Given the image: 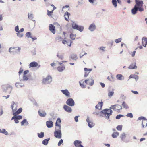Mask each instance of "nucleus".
<instances>
[{
    "instance_id": "1",
    "label": "nucleus",
    "mask_w": 147,
    "mask_h": 147,
    "mask_svg": "<svg viewBox=\"0 0 147 147\" xmlns=\"http://www.w3.org/2000/svg\"><path fill=\"white\" fill-rule=\"evenodd\" d=\"M112 112L113 111L111 109H105L100 112V113H103L106 119H108L110 116L112 115Z\"/></svg>"
},
{
    "instance_id": "2",
    "label": "nucleus",
    "mask_w": 147,
    "mask_h": 147,
    "mask_svg": "<svg viewBox=\"0 0 147 147\" xmlns=\"http://www.w3.org/2000/svg\"><path fill=\"white\" fill-rule=\"evenodd\" d=\"M12 102V104L11 105V107L12 110V111L13 112V115H16L19 114L22 111V108H20L16 112H14L17 109L16 108V104H15L14 102Z\"/></svg>"
},
{
    "instance_id": "3",
    "label": "nucleus",
    "mask_w": 147,
    "mask_h": 147,
    "mask_svg": "<svg viewBox=\"0 0 147 147\" xmlns=\"http://www.w3.org/2000/svg\"><path fill=\"white\" fill-rule=\"evenodd\" d=\"M54 136L55 137L58 139L61 138L62 134L61 128H55V129L54 132Z\"/></svg>"
},
{
    "instance_id": "4",
    "label": "nucleus",
    "mask_w": 147,
    "mask_h": 147,
    "mask_svg": "<svg viewBox=\"0 0 147 147\" xmlns=\"http://www.w3.org/2000/svg\"><path fill=\"white\" fill-rule=\"evenodd\" d=\"M52 81V78L50 76H48L46 78H43L42 83L44 84H50Z\"/></svg>"
},
{
    "instance_id": "5",
    "label": "nucleus",
    "mask_w": 147,
    "mask_h": 147,
    "mask_svg": "<svg viewBox=\"0 0 147 147\" xmlns=\"http://www.w3.org/2000/svg\"><path fill=\"white\" fill-rule=\"evenodd\" d=\"M110 109H112L114 111L117 112H119L122 109V108L120 105L116 104L111 105L110 107Z\"/></svg>"
},
{
    "instance_id": "6",
    "label": "nucleus",
    "mask_w": 147,
    "mask_h": 147,
    "mask_svg": "<svg viewBox=\"0 0 147 147\" xmlns=\"http://www.w3.org/2000/svg\"><path fill=\"white\" fill-rule=\"evenodd\" d=\"M72 27L74 29L77 30L80 32H82L84 29L83 26H79L74 22H73L72 24Z\"/></svg>"
},
{
    "instance_id": "7",
    "label": "nucleus",
    "mask_w": 147,
    "mask_h": 147,
    "mask_svg": "<svg viewBox=\"0 0 147 147\" xmlns=\"http://www.w3.org/2000/svg\"><path fill=\"white\" fill-rule=\"evenodd\" d=\"M66 103L70 106H73L75 105V102L72 98H69L66 101Z\"/></svg>"
},
{
    "instance_id": "8",
    "label": "nucleus",
    "mask_w": 147,
    "mask_h": 147,
    "mask_svg": "<svg viewBox=\"0 0 147 147\" xmlns=\"http://www.w3.org/2000/svg\"><path fill=\"white\" fill-rule=\"evenodd\" d=\"M126 135L125 133L123 132L120 134V138L122 141L125 143H127L129 140L126 139Z\"/></svg>"
},
{
    "instance_id": "9",
    "label": "nucleus",
    "mask_w": 147,
    "mask_h": 147,
    "mask_svg": "<svg viewBox=\"0 0 147 147\" xmlns=\"http://www.w3.org/2000/svg\"><path fill=\"white\" fill-rule=\"evenodd\" d=\"M86 121L88 123V126L90 128H92L94 126V124L93 123L92 121L90 119L88 116L87 117Z\"/></svg>"
},
{
    "instance_id": "10",
    "label": "nucleus",
    "mask_w": 147,
    "mask_h": 147,
    "mask_svg": "<svg viewBox=\"0 0 147 147\" xmlns=\"http://www.w3.org/2000/svg\"><path fill=\"white\" fill-rule=\"evenodd\" d=\"M84 82L86 84L90 86H92L94 84V80L92 78L86 80Z\"/></svg>"
},
{
    "instance_id": "11",
    "label": "nucleus",
    "mask_w": 147,
    "mask_h": 147,
    "mask_svg": "<svg viewBox=\"0 0 147 147\" xmlns=\"http://www.w3.org/2000/svg\"><path fill=\"white\" fill-rule=\"evenodd\" d=\"M62 92L65 95L67 98H70L71 97L70 93L67 89L62 90H61Z\"/></svg>"
},
{
    "instance_id": "12",
    "label": "nucleus",
    "mask_w": 147,
    "mask_h": 147,
    "mask_svg": "<svg viewBox=\"0 0 147 147\" xmlns=\"http://www.w3.org/2000/svg\"><path fill=\"white\" fill-rule=\"evenodd\" d=\"M63 108L66 112L69 113H71L72 111L71 108L68 105H64Z\"/></svg>"
},
{
    "instance_id": "13",
    "label": "nucleus",
    "mask_w": 147,
    "mask_h": 147,
    "mask_svg": "<svg viewBox=\"0 0 147 147\" xmlns=\"http://www.w3.org/2000/svg\"><path fill=\"white\" fill-rule=\"evenodd\" d=\"M96 28V26L95 24L92 23L90 25L88 29L90 31L93 32L95 30Z\"/></svg>"
},
{
    "instance_id": "14",
    "label": "nucleus",
    "mask_w": 147,
    "mask_h": 147,
    "mask_svg": "<svg viewBox=\"0 0 147 147\" xmlns=\"http://www.w3.org/2000/svg\"><path fill=\"white\" fill-rule=\"evenodd\" d=\"M61 121L59 118H58L56 120L55 123V125L56 127V128H61Z\"/></svg>"
},
{
    "instance_id": "15",
    "label": "nucleus",
    "mask_w": 147,
    "mask_h": 147,
    "mask_svg": "<svg viewBox=\"0 0 147 147\" xmlns=\"http://www.w3.org/2000/svg\"><path fill=\"white\" fill-rule=\"evenodd\" d=\"M49 30L53 34L55 33V26L52 24H50L49 26Z\"/></svg>"
},
{
    "instance_id": "16",
    "label": "nucleus",
    "mask_w": 147,
    "mask_h": 147,
    "mask_svg": "<svg viewBox=\"0 0 147 147\" xmlns=\"http://www.w3.org/2000/svg\"><path fill=\"white\" fill-rule=\"evenodd\" d=\"M135 2L136 4L134 6H136L137 7L142 6L143 4V2L142 1L135 0Z\"/></svg>"
},
{
    "instance_id": "17",
    "label": "nucleus",
    "mask_w": 147,
    "mask_h": 147,
    "mask_svg": "<svg viewBox=\"0 0 147 147\" xmlns=\"http://www.w3.org/2000/svg\"><path fill=\"white\" fill-rule=\"evenodd\" d=\"M46 125L48 128H51L53 126V122L51 121H47L46 122Z\"/></svg>"
},
{
    "instance_id": "18",
    "label": "nucleus",
    "mask_w": 147,
    "mask_h": 147,
    "mask_svg": "<svg viewBox=\"0 0 147 147\" xmlns=\"http://www.w3.org/2000/svg\"><path fill=\"white\" fill-rule=\"evenodd\" d=\"M142 43L143 46L146 47L147 44V38L145 37H143L142 38Z\"/></svg>"
},
{
    "instance_id": "19",
    "label": "nucleus",
    "mask_w": 147,
    "mask_h": 147,
    "mask_svg": "<svg viewBox=\"0 0 147 147\" xmlns=\"http://www.w3.org/2000/svg\"><path fill=\"white\" fill-rule=\"evenodd\" d=\"M38 63L35 61L31 62L29 64V68L36 67L38 66Z\"/></svg>"
},
{
    "instance_id": "20",
    "label": "nucleus",
    "mask_w": 147,
    "mask_h": 147,
    "mask_svg": "<svg viewBox=\"0 0 147 147\" xmlns=\"http://www.w3.org/2000/svg\"><path fill=\"white\" fill-rule=\"evenodd\" d=\"M30 76V75L28 74V75H23L22 79H21L20 78V81H27L29 79V78L30 77V76Z\"/></svg>"
},
{
    "instance_id": "21",
    "label": "nucleus",
    "mask_w": 147,
    "mask_h": 147,
    "mask_svg": "<svg viewBox=\"0 0 147 147\" xmlns=\"http://www.w3.org/2000/svg\"><path fill=\"white\" fill-rule=\"evenodd\" d=\"M137 68V67L136 65V63L135 62L134 63H131L128 67V68L130 69H136Z\"/></svg>"
},
{
    "instance_id": "22",
    "label": "nucleus",
    "mask_w": 147,
    "mask_h": 147,
    "mask_svg": "<svg viewBox=\"0 0 147 147\" xmlns=\"http://www.w3.org/2000/svg\"><path fill=\"white\" fill-rule=\"evenodd\" d=\"M63 43L65 44L66 43L69 46H71V43L72 42L70 40H63L62 41Z\"/></svg>"
},
{
    "instance_id": "23",
    "label": "nucleus",
    "mask_w": 147,
    "mask_h": 147,
    "mask_svg": "<svg viewBox=\"0 0 147 147\" xmlns=\"http://www.w3.org/2000/svg\"><path fill=\"white\" fill-rule=\"evenodd\" d=\"M114 90L112 89L111 90H108V96L109 98H111L114 94Z\"/></svg>"
},
{
    "instance_id": "24",
    "label": "nucleus",
    "mask_w": 147,
    "mask_h": 147,
    "mask_svg": "<svg viewBox=\"0 0 147 147\" xmlns=\"http://www.w3.org/2000/svg\"><path fill=\"white\" fill-rule=\"evenodd\" d=\"M138 10V7H136V6H134V8H133L131 10V12L133 15H135L136 14Z\"/></svg>"
},
{
    "instance_id": "25",
    "label": "nucleus",
    "mask_w": 147,
    "mask_h": 147,
    "mask_svg": "<svg viewBox=\"0 0 147 147\" xmlns=\"http://www.w3.org/2000/svg\"><path fill=\"white\" fill-rule=\"evenodd\" d=\"M38 114L39 115L42 117H44L46 115V113L44 111H38Z\"/></svg>"
},
{
    "instance_id": "26",
    "label": "nucleus",
    "mask_w": 147,
    "mask_h": 147,
    "mask_svg": "<svg viewBox=\"0 0 147 147\" xmlns=\"http://www.w3.org/2000/svg\"><path fill=\"white\" fill-rule=\"evenodd\" d=\"M70 58H71L73 60H76L78 59L77 55L74 53H72L71 55Z\"/></svg>"
},
{
    "instance_id": "27",
    "label": "nucleus",
    "mask_w": 147,
    "mask_h": 147,
    "mask_svg": "<svg viewBox=\"0 0 147 147\" xmlns=\"http://www.w3.org/2000/svg\"><path fill=\"white\" fill-rule=\"evenodd\" d=\"M81 143L82 142L78 140H76L74 142V144L76 147H80L79 145H78V144H81Z\"/></svg>"
},
{
    "instance_id": "28",
    "label": "nucleus",
    "mask_w": 147,
    "mask_h": 147,
    "mask_svg": "<svg viewBox=\"0 0 147 147\" xmlns=\"http://www.w3.org/2000/svg\"><path fill=\"white\" fill-rule=\"evenodd\" d=\"M117 78L119 80H122L124 79L123 76L121 74H118L116 76Z\"/></svg>"
},
{
    "instance_id": "29",
    "label": "nucleus",
    "mask_w": 147,
    "mask_h": 147,
    "mask_svg": "<svg viewBox=\"0 0 147 147\" xmlns=\"http://www.w3.org/2000/svg\"><path fill=\"white\" fill-rule=\"evenodd\" d=\"M70 15V14L67 11L65 13L64 15V17L66 20L67 21H68L69 16Z\"/></svg>"
},
{
    "instance_id": "30",
    "label": "nucleus",
    "mask_w": 147,
    "mask_h": 147,
    "mask_svg": "<svg viewBox=\"0 0 147 147\" xmlns=\"http://www.w3.org/2000/svg\"><path fill=\"white\" fill-rule=\"evenodd\" d=\"M65 66L64 65L59 66L57 67L58 70L60 72H62L65 69Z\"/></svg>"
},
{
    "instance_id": "31",
    "label": "nucleus",
    "mask_w": 147,
    "mask_h": 147,
    "mask_svg": "<svg viewBox=\"0 0 147 147\" xmlns=\"http://www.w3.org/2000/svg\"><path fill=\"white\" fill-rule=\"evenodd\" d=\"M13 48V49H12L11 51V53L14 54H15V52H16V53H19L21 49V48L20 47H18V49L16 50H15V48Z\"/></svg>"
},
{
    "instance_id": "32",
    "label": "nucleus",
    "mask_w": 147,
    "mask_h": 147,
    "mask_svg": "<svg viewBox=\"0 0 147 147\" xmlns=\"http://www.w3.org/2000/svg\"><path fill=\"white\" fill-rule=\"evenodd\" d=\"M49 140V138L44 140L42 142V144L45 145H47Z\"/></svg>"
},
{
    "instance_id": "33",
    "label": "nucleus",
    "mask_w": 147,
    "mask_h": 147,
    "mask_svg": "<svg viewBox=\"0 0 147 147\" xmlns=\"http://www.w3.org/2000/svg\"><path fill=\"white\" fill-rule=\"evenodd\" d=\"M103 105V102H99L98 104L97 105H96L95 106V108L96 109H100L99 108V106H100V109H101L102 107V106Z\"/></svg>"
},
{
    "instance_id": "34",
    "label": "nucleus",
    "mask_w": 147,
    "mask_h": 147,
    "mask_svg": "<svg viewBox=\"0 0 147 147\" xmlns=\"http://www.w3.org/2000/svg\"><path fill=\"white\" fill-rule=\"evenodd\" d=\"M84 82L82 80L79 82L80 85L82 88H85L86 87V85L84 84Z\"/></svg>"
},
{
    "instance_id": "35",
    "label": "nucleus",
    "mask_w": 147,
    "mask_h": 147,
    "mask_svg": "<svg viewBox=\"0 0 147 147\" xmlns=\"http://www.w3.org/2000/svg\"><path fill=\"white\" fill-rule=\"evenodd\" d=\"M24 123L26 124V125H28L29 124V123H28V122L27 121L26 119H24L21 122V124L22 126L24 125Z\"/></svg>"
},
{
    "instance_id": "36",
    "label": "nucleus",
    "mask_w": 147,
    "mask_h": 147,
    "mask_svg": "<svg viewBox=\"0 0 147 147\" xmlns=\"http://www.w3.org/2000/svg\"><path fill=\"white\" fill-rule=\"evenodd\" d=\"M28 17L29 19L32 20L33 21H35V20H33V19L34 18V16L33 14L28 13Z\"/></svg>"
},
{
    "instance_id": "37",
    "label": "nucleus",
    "mask_w": 147,
    "mask_h": 147,
    "mask_svg": "<svg viewBox=\"0 0 147 147\" xmlns=\"http://www.w3.org/2000/svg\"><path fill=\"white\" fill-rule=\"evenodd\" d=\"M119 135V133L118 132L113 133L112 135V137L114 138H116L117 136Z\"/></svg>"
},
{
    "instance_id": "38",
    "label": "nucleus",
    "mask_w": 147,
    "mask_h": 147,
    "mask_svg": "<svg viewBox=\"0 0 147 147\" xmlns=\"http://www.w3.org/2000/svg\"><path fill=\"white\" fill-rule=\"evenodd\" d=\"M122 105L124 108H125L126 109H127L129 108V107L126 104L125 102H123Z\"/></svg>"
},
{
    "instance_id": "39",
    "label": "nucleus",
    "mask_w": 147,
    "mask_h": 147,
    "mask_svg": "<svg viewBox=\"0 0 147 147\" xmlns=\"http://www.w3.org/2000/svg\"><path fill=\"white\" fill-rule=\"evenodd\" d=\"M38 136L40 138H42L44 136V133L43 132H41L40 133H38Z\"/></svg>"
},
{
    "instance_id": "40",
    "label": "nucleus",
    "mask_w": 147,
    "mask_h": 147,
    "mask_svg": "<svg viewBox=\"0 0 147 147\" xmlns=\"http://www.w3.org/2000/svg\"><path fill=\"white\" fill-rule=\"evenodd\" d=\"M112 3L115 7L116 8L117 7V1L116 0H112Z\"/></svg>"
},
{
    "instance_id": "41",
    "label": "nucleus",
    "mask_w": 147,
    "mask_h": 147,
    "mask_svg": "<svg viewBox=\"0 0 147 147\" xmlns=\"http://www.w3.org/2000/svg\"><path fill=\"white\" fill-rule=\"evenodd\" d=\"M57 56L61 60L63 59L64 58V55H59L58 53H57Z\"/></svg>"
},
{
    "instance_id": "42",
    "label": "nucleus",
    "mask_w": 147,
    "mask_h": 147,
    "mask_svg": "<svg viewBox=\"0 0 147 147\" xmlns=\"http://www.w3.org/2000/svg\"><path fill=\"white\" fill-rule=\"evenodd\" d=\"M1 133H3L6 135H8V132L6 131L5 129H2Z\"/></svg>"
},
{
    "instance_id": "43",
    "label": "nucleus",
    "mask_w": 147,
    "mask_h": 147,
    "mask_svg": "<svg viewBox=\"0 0 147 147\" xmlns=\"http://www.w3.org/2000/svg\"><path fill=\"white\" fill-rule=\"evenodd\" d=\"M70 37L71 39L74 40H75V38L76 35L72 33H71L70 35Z\"/></svg>"
},
{
    "instance_id": "44",
    "label": "nucleus",
    "mask_w": 147,
    "mask_h": 147,
    "mask_svg": "<svg viewBox=\"0 0 147 147\" xmlns=\"http://www.w3.org/2000/svg\"><path fill=\"white\" fill-rule=\"evenodd\" d=\"M15 120V123H19L18 120V119H16V117L13 116L11 120Z\"/></svg>"
},
{
    "instance_id": "45",
    "label": "nucleus",
    "mask_w": 147,
    "mask_h": 147,
    "mask_svg": "<svg viewBox=\"0 0 147 147\" xmlns=\"http://www.w3.org/2000/svg\"><path fill=\"white\" fill-rule=\"evenodd\" d=\"M13 117H16V119H18V120L21 119H22V117L21 115H13Z\"/></svg>"
},
{
    "instance_id": "46",
    "label": "nucleus",
    "mask_w": 147,
    "mask_h": 147,
    "mask_svg": "<svg viewBox=\"0 0 147 147\" xmlns=\"http://www.w3.org/2000/svg\"><path fill=\"white\" fill-rule=\"evenodd\" d=\"M122 40V38H119L117 39H116L115 40V42L116 43H118L120 42Z\"/></svg>"
},
{
    "instance_id": "47",
    "label": "nucleus",
    "mask_w": 147,
    "mask_h": 147,
    "mask_svg": "<svg viewBox=\"0 0 147 147\" xmlns=\"http://www.w3.org/2000/svg\"><path fill=\"white\" fill-rule=\"evenodd\" d=\"M138 10L140 12H142L144 11V9L143 8V6H141V7H138Z\"/></svg>"
},
{
    "instance_id": "48",
    "label": "nucleus",
    "mask_w": 147,
    "mask_h": 147,
    "mask_svg": "<svg viewBox=\"0 0 147 147\" xmlns=\"http://www.w3.org/2000/svg\"><path fill=\"white\" fill-rule=\"evenodd\" d=\"M26 35L28 38H31L32 37L31 36V33L30 32H26Z\"/></svg>"
},
{
    "instance_id": "49",
    "label": "nucleus",
    "mask_w": 147,
    "mask_h": 147,
    "mask_svg": "<svg viewBox=\"0 0 147 147\" xmlns=\"http://www.w3.org/2000/svg\"><path fill=\"white\" fill-rule=\"evenodd\" d=\"M105 48L106 47H105L102 46L99 47L98 49L99 50L102 51V52H105Z\"/></svg>"
},
{
    "instance_id": "50",
    "label": "nucleus",
    "mask_w": 147,
    "mask_h": 147,
    "mask_svg": "<svg viewBox=\"0 0 147 147\" xmlns=\"http://www.w3.org/2000/svg\"><path fill=\"white\" fill-rule=\"evenodd\" d=\"M124 116L123 115H121V114H119L118 115H117L116 117V119H119L121 117H123Z\"/></svg>"
},
{
    "instance_id": "51",
    "label": "nucleus",
    "mask_w": 147,
    "mask_h": 147,
    "mask_svg": "<svg viewBox=\"0 0 147 147\" xmlns=\"http://www.w3.org/2000/svg\"><path fill=\"white\" fill-rule=\"evenodd\" d=\"M122 125H119L116 127L117 129L119 131H121L122 129Z\"/></svg>"
},
{
    "instance_id": "52",
    "label": "nucleus",
    "mask_w": 147,
    "mask_h": 147,
    "mask_svg": "<svg viewBox=\"0 0 147 147\" xmlns=\"http://www.w3.org/2000/svg\"><path fill=\"white\" fill-rule=\"evenodd\" d=\"M17 36L18 37L22 38L24 34L22 33H16Z\"/></svg>"
},
{
    "instance_id": "53",
    "label": "nucleus",
    "mask_w": 147,
    "mask_h": 147,
    "mask_svg": "<svg viewBox=\"0 0 147 147\" xmlns=\"http://www.w3.org/2000/svg\"><path fill=\"white\" fill-rule=\"evenodd\" d=\"M126 116L129 117L130 118H132L133 117V115L131 113H128L126 115Z\"/></svg>"
},
{
    "instance_id": "54",
    "label": "nucleus",
    "mask_w": 147,
    "mask_h": 147,
    "mask_svg": "<svg viewBox=\"0 0 147 147\" xmlns=\"http://www.w3.org/2000/svg\"><path fill=\"white\" fill-rule=\"evenodd\" d=\"M55 39L56 40H58V41H59L61 40L62 38L61 36H58Z\"/></svg>"
},
{
    "instance_id": "55",
    "label": "nucleus",
    "mask_w": 147,
    "mask_h": 147,
    "mask_svg": "<svg viewBox=\"0 0 147 147\" xmlns=\"http://www.w3.org/2000/svg\"><path fill=\"white\" fill-rule=\"evenodd\" d=\"M19 28L18 26L17 25L15 27V31L17 33H19Z\"/></svg>"
},
{
    "instance_id": "56",
    "label": "nucleus",
    "mask_w": 147,
    "mask_h": 147,
    "mask_svg": "<svg viewBox=\"0 0 147 147\" xmlns=\"http://www.w3.org/2000/svg\"><path fill=\"white\" fill-rule=\"evenodd\" d=\"M63 142V140L61 139V140L59 142L58 144V146H60L62 144Z\"/></svg>"
},
{
    "instance_id": "57",
    "label": "nucleus",
    "mask_w": 147,
    "mask_h": 147,
    "mask_svg": "<svg viewBox=\"0 0 147 147\" xmlns=\"http://www.w3.org/2000/svg\"><path fill=\"white\" fill-rule=\"evenodd\" d=\"M143 119L144 120H147V119L144 117L141 116L140 117H139L138 118V120H141Z\"/></svg>"
},
{
    "instance_id": "58",
    "label": "nucleus",
    "mask_w": 147,
    "mask_h": 147,
    "mask_svg": "<svg viewBox=\"0 0 147 147\" xmlns=\"http://www.w3.org/2000/svg\"><path fill=\"white\" fill-rule=\"evenodd\" d=\"M84 69L85 71H88L89 72L92 70V69H88L87 68H84Z\"/></svg>"
},
{
    "instance_id": "59",
    "label": "nucleus",
    "mask_w": 147,
    "mask_h": 147,
    "mask_svg": "<svg viewBox=\"0 0 147 147\" xmlns=\"http://www.w3.org/2000/svg\"><path fill=\"white\" fill-rule=\"evenodd\" d=\"M29 72L28 70H26L24 71L23 73V75L26 76L27 74H28Z\"/></svg>"
},
{
    "instance_id": "60",
    "label": "nucleus",
    "mask_w": 147,
    "mask_h": 147,
    "mask_svg": "<svg viewBox=\"0 0 147 147\" xmlns=\"http://www.w3.org/2000/svg\"><path fill=\"white\" fill-rule=\"evenodd\" d=\"M23 69L22 68H20V69L19 71L18 72V74H19V75H20L23 72Z\"/></svg>"
},
{
    "instance_id": "61",
    "label": "nucleus",
    "mask_w": 147,
    "mask_h": 147,
    "mask_svg": "<svg viewBox=\"0 0 147 147\" xmlns=\"http://www.w3.org/2000/svg\"><path fill=\"white\" fill-rule=\"evenodd\" d=\"M134 78L135 79L136 81H137L138 79V76L136 75H135L134 76Z\"/></svg>"
},
{
    "instance_id": "62",
    "label": "nucleus",
    "mask_w": 147,
    "mask_h": 147,
    "mask_svg": "<svg viewBox=\"0 0 147 147\" xmlns=\"http://www.w3.org/2000/svg\"><path fill=\"white\" fill-rule=\"evenodd\" d=\"M47 14L49 16H51L52 13H51L50 11L48 10H47Z\"/></svg>"
},
{
    "instance_id": "63",
    "label": "nucleus",
    "mask_w": 147,
    "mask_h": 147,
    "mask_svg": "<svg viewBox=\"0 0 147 147\" xmlns=\"http://www.w3.org/2000/svg\"><path fill=\"white\" fill-rule=\"evenodd\" d=\"M79 116H76L74 117L75 121L76 122H77L78 121V118Z\"/></svg>"
},
{
    "instance_id": "64",
    "label": "nucleus",
    "mask_w": 147,
    "mask_h": 147,
    "mask_svg": "<svg viewBox=\"0 0 147 147\" xmlns=\"http://www.w3.org/2000/svg\"><path fill=\"white\" fill-rule=\"evenodd\" d=\"M89 73V72H85V74H84V76L85 77H87L88 75V74Z\"/></svg>"
}]
</instances>
